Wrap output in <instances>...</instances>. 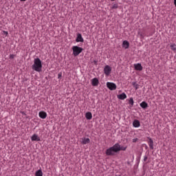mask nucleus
I'll return each mask as SVG.
<instances>
[{
	"mask_svg": "<svg viewBox=\"0 0 176 176\" xmlns=\"http://www.w3.org/2000/svg\"><path fill=\"white\" fill-rule=\"evenodd\" d=\"M127 146H120L119 143H116L113 146L106 150V155L107 156H115L116 153L120 152V151H126Z\"/></svg>",
	"mask_w": 176,
	"mask_h": 176,
	"instance_id": "f257e3e1",
	"label": "nucleus"
},
{
	"mask_svg": "<svg viewBox=\"0 0 176 176\" xmlns=\"http://www.w3.org/2000/svg\"><path fill=\"white\" fill-rule=\"evenodd\" d=\"M32 68L36 72H41L42 71V60L39 58H34Z\"/></svg>",
	"mask_w": 176,
	"mask_h": 176,
	"instance_id": "f03ea898",
	"label": "nucleus"
},
{
	"mask_svg": "<svg viewBox=\"0 0 176 176\" xmlns=\"http://www.w3.org/2000/svg\"><path fill=\"white\" fill-rule=\"evenodd\" d=\"M72 49L73 50V56H74V57L79 56L80 53L83 52V48L78 45H74Z\"/></svg>",
	"mask_w": 176,
	"mask_h": 176,
	"instance_id": "7ed1b4c3",
	"label": "nucleus"
},
{
	"mask_svg": "<svg viewBox=\"0 0 176 176\" xmlns=\"http://www.w3.org/2000/svg\"><path fill=\"white\" fill-rule=\"evenodd\" d=\"M111 72H112V67L109 65H106L104 67V75H107V76H109L111 75Z\"/></svg>",
	"mask_w": 176,
	"mask_h": 176,
	"instance_id": "20e7f679",
	"label": "nucleus"
},
{
	"mask_svg": "<svg viewBox=\"0 0 176 176\" xmlns=\"http://www.w3.org/2000/svg\"><path fill=\"white\" fill-rule=\"evenodd\" d=\"M107 86L109 90H116V84L113 82H107Z\"/></svg>",
	"mask_w": 176,
	"mask_h": 176,
	"instance_id": "39448f33",
	"label": "nucleus"
},
{
	"mask_svg": "<svg viewBox=\"0 0 176 176\" xmlns=\"http://www.w3.org/2000/svg\"><path fill=\"white\" fill-rule=\"evenodd\" d=\"M76 42H85V40L83 39V37L82 36V34L80 33L77 34V37L76 38Z\"/></svg>",
	"mask_w": 176,
	"mask_h": 176,
	"instance_id": "423d86ee",
	"label": "nucleus"
},
{
	"mask_svg": "<svg viewBox=\"0 0 176 176\" xmlns=\"http://www.w3.org/2000/svg\"><path fill=\"white\" fill-rule=\"evenodd\" d=\"M133 65H134V68L136 71H142L143 67H142V65H141V63H135Z\"/></svg>",
	"mask_w": 176,
	"mask_h": 176,
	"instance_id": "0eeeda50",
	"label": "nucleus"
},
{
	"mask_svg": "<svg viewBox=\"0 0 176 176\" xmlns=\"http://www.w3.org/2000/svg\"><path fill=\"white\" fill-rule=\"evenodd\" d=\"M81 144H82V145L90 144V139L89 138H82Z\"/></svg>",
	"mask_w": 176,
	"mask_h": 176,
	"instance_id": "6e6552de",
	"label": "nucleus"
},
{
	"mask_svg": "<svg viewBox=\"0 0 176 176\" xmlns=\"http://www.w3.org/2000/svg\"><path fill=\"white\" fill-rule=\"evenodd\" d=\"M38 116L41 118V119H46L47 117V113H46L45 111H40L38 113Z\"/></svg>",
	"mask_w": 176,
	"mask_h": 176,
	"instance_id": "1a4fd4ad",
	"label": "nucleus"
},
{
	"mask_svg": "<svg viewBox=\"0 0 176 176\" xmlns=\"http://www.w3.org/2000/svg\"><path fill=\"white\" fill-rule=\"evenodd\" d=\"M98 83H100V82L98 81V78H94L91 80V85L92 86H98Z\"/></svg>",
	"mask_w": 176,
	"mask_h": 176,
	"instance_id": "9d476101",
	"label": "nucleus"
},
{
	"mask_svg": "<svg viewBox=\"0 0 176 176\" xmlns=\"http://www.w3.org/2000/svg\"><path fill=\"white\" fill-rule=\"evenodd\" d=\"M117 98H118V100H126V98H127V95H126V94L123 92L122 94L118 95Z\"/></svg>",
	"mask_w": 176,
	"mask_h": 176,
	"instance_id": "9b49d317",
	"label": "nucleus"
},
{
	"mask_svg": "<svg viewBox=\"0 0 176 176\" xmlns=\"http://www.w3.org/2000/svg\"><path fill=\"white\" fill-rule=\"evenodd\" d=\"M133 126L135 128V129H138V127H140V126H141V124L140 123V121L138 120H135L133 122Z\"/></svg>",
	"mask_w": 176,
	"mask_h": 176,
	"instance_id": "f8f14e48",
	"label": "nucleus"
},
{
	"mask_svg": "<svg viewBox=\"0 0 176 176\" xmlns=\"http://www.w3.org/2000/svg\"><path fill=\"white\" fill-rule=\"evenodd\" d=\"M31 140L32 141H41V138H39V136H38V135L34 134L31 137Z\"/></svg>",
	"mask_w": 176,
	"mask_h": 176,
	"instance_id": "ddd939ff",
	"label": "nucleus"
},
{
	"mask_svg": "<svg viewBox=\"0 0 176 176\" xmlns=\"http://www.w3.org/2000/svg\"><path fill=\"white\" fill-rule=\"evenodd\" d=\"M130 46V43L127 41H124L122 43V47L124 49H129V47Z\"/></svg>",
	"mask_w": 176,
	"mask_h": 176,
	"instance_id": "4468645a",
	"label": "nucleus"
},
{
	"mask_svg": "<svg viewBox=\"0 0 176 176\" xmlns=\"http://www.w3.org/2000/svg\"><path fill=\"white\" fill-rule=\"evenodd\" d=\"M85 118L87 119V120H91L93 118V115L91 114V112H87L85 114Z\"/></svg>",
	"mask_w": 176,
	"mask_h": 176,
	"instance_id": "2eb2a0df",
	"label": "nucleus"
},
{
	"mask_svg": "<svg viewBox=\"0 0 176 176\" xmlns=\"http://www.w3.org/2000/svg\"><path fill=\"white\" fill-rule=\"evenodd\" d=\"M140 105L142 109H146L148 107V103H146L145 101L142 102Z\"/></svg>",
	"mask_w": 176,
	"mask_h": 176,
	"instance_id": "dca6fc26",
	"label": "nucleus"
},
{
	"mask_svg": "<svg viewBox=\"0 0 176 176\" xmlns=\"http://www.w3.org/2000/svg\"><path fill=\"white\" fill-rule=\"evenodd\" d=\"M148 146L150 149H153V140L151 138H148Z\"/></svg>",
	"mask_w": 176,
	"mask_h": 176,
	"instance_id": "f3484780",
	"label": "nucleus"
},
{
	"mask_svg": "<svg viewBox=\"0 0 176 176\" xmlns=\"http://www.w3.org/2000/svg\"><path fill=\"white\" fill-rule=\"evenodd\" d=\"M35 175L36 176H43V172H42V170L39 169L36 171Z\"/></svg>",
	"mask_w": 176,
	"mask_h": 176,
	"instance_id": "a211bd4d",
	"label": "nucleus"
},
{
	"mask_svg": "<svg viewBox=\"0 0 176 176\" xmlns=\"http://www.w3.org/2000/svg\"><path fill=\"white\" fill-rule=\"evenodd\" d=\"M132 85L135 89V90H138V89L140 88V85L137 84L136 82H133Z\"/></svg>",
	"mask_w": 176,
	"mask_h": 176,
	"instance_id": "6ab92c4d",
	"label": "nucleus"
},
{
	"mask_svg": "<svg viewBox=\"0 0 176 176\" xmlns=\"http://www.w3.org/2000/svg\"><path fill=\"white\" fill-rule=\"evenodd\" d=\"M170 49L171 50H173V52H176V44L175 43H173L170 45Z\"/></svg>",
	"mask_w": 176,
	"mask_h": 176,
	"instance_id": "aec40b11",
	"label": "nucleus"
},
{
	"mask_svg": "<svg viewBox=\"0 0 176 176\" xmlns=\"http://www.w3.org/2000/svg\"><path fill=\"white\" fill-rule=\"evenodd\" d=\"M129 104L131 105V107H133V105H134V99H133V98H130V99L129 100Z\"/></svg>",
	"mask_w": 176,
	"mask_h": 176,
	"instance_id": "412c9836",
	"label": "nucleus"
},
{
	"mask_svg": "<svg viewBox=\"0 0 176 176\" xmlns=\"http://www.w3.org/2000/svg\"><path fill=\"white\" fill-rule=\"evenodd\" d=\"M118 6L117 3H115L113 5V6L111 7V9H118Z\"/></svg>",
	"mask_w": 176,
	"mask_h": 176,
	"instance_id": "4be33fe9",
	"label": "nucleus"
},
{
	"mask_svg": "<svg viewBox=\"0 0 176 176\" xmlns=\"http://www.w3.org/2000/svg\"><path fill=\"white\" fill-rule=\"evenodd\" d=\"M61 76H63V73L60 72L58 74V79H61Z\"/></svg>",
	"mask_w": 176,
	"mask_h": 176,
	"instance_id": "5701e85b",
	"label": "nucleus"
},
{
	"mask_svg": "<svg viewBox=\"0 0 176 176\" xmlns=\"http://www.w3.org/2000/svg\"><path fill=\"white\" fill-rule=\"evenodd\" d=\"M9 58H10V60H13V58H14V54H10Z\"/></svg>",
	"mask_w": 176,
	"mask_h": 176,
	"instance_id": "b1692460",
	"label": "nucleus"
},
{
	"mask_svg": "<svg viewBox=\"0 0 176 176\" xmlns=\"http://www.w3.org/2000/svg\"><path fill=\"white\" fill-rule=\"evenodd\" d=\"M20 113H21V115H23V116H27V113H25V112H24V111H20Z\"/></svg>",
	"mask_w": 176,
	"mask_h": 176,
	"instance_id": "393cba45",
	"label": "nucleus"
},
{
	"mask_svg": "<svg viewBox=\"0 0 176 176\" xmlns=\"http://www.w3.org/2000/svg\"><path fill=\"white\" fill-rule=\"evenodd\" d=\"M148 160V156L146 155L144 156V162H146Z\"/></svg>",
	"mask_w": 176,
	"mask_h": 176,
	"instance_id": "a878e982",
	"label": "nucleus"
},
{
	"mask_svg": "<svg viewBox=\"0 0 176 176\" xmlns=\"http://www.w3.org/2000/svg\"><path fill=\"white\" fill-rule=\"evenodd\" d=\"M138 140V138H134L133 139V142H137Z\"/></svg>",
	"mask_w": 176,
	"mask_h": 176,
	"instance_id": "bb28decb",
	"label": "nucleus"
},
{
	"mask_svg": "<svg viewBox=\"0 0 176 176\" xmlns=\"http://www.w3.org/2000/svg\"><path fill=\"white\" fill-rule=\"evenodd\" d=\"M138 35H140L141 36V38H144V35L142 34V33H138Z\"/></svg>",
	"mask_w": 176,
	"mask_h": 176,
	"instance_id": "cd10ccee",
	"label": "nucleus"
},
{
	"mask_svg": "<svg viewBox=\"0 0 176 176\" xmlns=\"http://www.w3.org/2000/svg\"><path fill=\"white\" fill-rule=\"evenodd\" d=\"M174 5H175V6L176 8V0H174Z\"/></svg>",
	"mask_w": 176,
	"mask_h": 176,
	"instance_id": "c85d7f7f",
	"label": "nucleus"
},
{
	"mask_svg": "<svg viewBox=\"0 0 176 176\" xmlns=\"http://www.w3.org/2000/svg\"><path fill=\"white\" fill-rule=\"evenodd\" d=\"M21 1V2H25V1H27V0H20Z\"/></svg>",
	"mask_w": 176,
	"mask_h": 176,
	"instance_id": "c756f323",
	"label": "nucleus"
},
{
	"mask_svg": "<svg viewBox=\"0 0 176 176\" xmlns=\"http://www.w3.org/2000/svg\"><path fill=\"white\" fill-rule=\"evenodd\" d=\"M6 32V34H8V32Z\"/></svg>",
	"mask_w": 176,
	"mask_h": 176,
	"instance_id": "7c9ffc66",
	"label": "nucleus"
},
{
	"mask_svg": "<svg viewBox=\"0 0 176 176\" xmlns=\"http://www.w3.org/2000/svg\"><path fill=\"white\" fill-rule=\"evenodd\" d=\"M111 1H115V0H111Z\"/></svg>",
	"mask_w": 176,
	"mask_h": 176,
	"instance_id": "2f4dec72",
	"label": "nucleus"
}]
</instances>
